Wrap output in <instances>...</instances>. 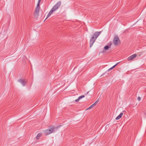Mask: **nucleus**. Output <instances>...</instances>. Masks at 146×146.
<instances>
[{"label":"nucleus","mask_w":146,"mask_h":146,"mask_svg":"<svg viewBox=\"0 0 146 146\" xmlns=\"http://www.w3.org/2000/svg\"><path fill=\"white\" fill-rule=\"evenodd\" d=\"M41 1V0H38V3L37 4V5H40V3Z\"/></svg>","instance_id":"obj_14"},{"label":"nucleus","mask_w":146,"mask_h":146,"mask_svg":"<svg viewBox=\"0 0 146 146\" xmlns=\"http://www.w3.org/2000/svg\"><path fill=\"white\" fill-rule=\"evenodd\" d=\"M111 44H112L111 43H110L108 45H106L104 47V49L105 50H107L109 48H110L111 47Z\"/></svg>","instance_id":"obj_8"},{"label":"nucleus","mask_w":146,"mask_h":146,"mask_svg":"<svg viewBox=\"0 0 146 146\" xmlns=\"http://www.w3.org/2000/svg\"><path fill=\"white\" fill-rule=\"evenodd\" d=\"M40 7L39 5H37L35 11V15L36 17L38 16V14L39 12V9Z\"/></svg>","instance_id":"obj_4"},{"label":"nucleus","mask_w":146,"mask_h":146,"mask_svg":"<svg viewBox=\"0 0 146 146\" xmlns=\"http://www.w3.org/2000/svg\"><path fill=\"white\" fill-rule=\"evenodd\" d=\"M137 100L139 101H140L141 100V98L139 97H138L137 98Z\"/></svg>","instance_id":"obj_18"},{"label":"nucleus","mask_w":146,"mask_h":146,"mask_svg":"<svg viewBox=\"0 0 146 146\" xmlns=\"http://www.w3.org/2000/svg\"><path fill=\"white\" fill-rule=\"evenodd\" d=\"M98 102V100H97L96 102L93 104H95L94 106H95L97 104Z\"/></svg>","instance_id":"obj_15"},{"label":"nucleus","mask_w":146,"mask_h":146,"mask_svg":"<svg viewBox=\"0 0 146 146\" xmlns=\"http://www.w3.org/2000/svg\"><path fill=\"white\" fill-rule=\"evenodd\" d=\"M101 32V31L96 32L92 35V36L90 40V48L92 46L93 44L98 36L100 35Z\"/></svg>","instance_id":"obj_2"},{"label":"nucleus","mask_w":146,"mask_h":146,"mask_svg":"<svg viewBox=\"0 0 146 146\" xmlns=\"http://www.w3.org/2000/svg\"><path fill=\"white\" fill-rule=\"evenodd\" d=\"M94 105H95V104H93L90 106L89 108H88L87 110L91 109L93 107L95 106Z\"/></svg>","instance_id":"obj_12"},{"label":"nucleus","mask_w":146,"mask_h":146,"mask_svg":"<svg viewBox=\"0 0 146 146\" xmlns=\"http://www.w3.org/2000/svg\"><path fill=\"white\" fill-rule=\"evenodd\" d=\"M50 129H48V130L50 132V133L51 134L54 132V130L55 128V127L54 126H52L51 127H50Z\"/></svg>","instance_id":"obj_7"},{"label":"nucleus","mask_w":146,"mask_h":146,"mask_svg":"<svg viewBox=\"0 0 146 146\" xmlns=\"http://www.w3.org/2000/svg\"><path fill=\"white\" fill-rule=\"evenodd\" d=\"M61 2L60 1H59L52 7L48 14L46 19L48 18L53 12H55L58 9L61 5Z\"/></svg>","instance_id":"obj_1"},{"label":"nucleus","mask_w":146,"mask_h":146,"mask_svg":"<svg viewBox=\"0 0 146 146\" xmlns=\"http://www.w3.org/2000/svg\"><path fill=\"white\" fill-rule=\"evenodd\" d=\"M18 81L23 86H24L27 83L26 80L23 79H20L18 80Z\"/></svg>","instance_id":"obj_5"},{"label":"nucleus","mask_w":146,"mask_h":146,"mask_svg":"<svg viewBox=\"0 0 146 146\" xmlns=\"http://www.w3.org/2000/svg\"><path fill=\"white\" fill-rule=\"evenodd\" d=\"M118 63H119L118 62L117 63V64H115L114 66H113L114 68L115 66H116L118 64Z\"/></svg>","instance_id":"obj_19"},{"label":"nucleus","mask_w":146,"mask_h":146,"mask_svg":"<svg viewBox=\"0 0 146 146\" xmlns=\"http://www.w3.org/2000/svg\"><path fill=\"white\" fill-rule=\"evenodd\" d=\"M44 133L45 135H47L50 134V133L48 129L45 130L44 131Z\"/></svg>","instance_id":"obj_10"},{"label":"nucleus","mask_w":146,"mask_h":146,"mask_svg":"<svg viewBox=\"0 0 146 146\" xmlns=\"http://www.w3.org/2000/svg\"><path fill=\"white\" fill-rule=\"evenodd\" d=\"M123 115V113H121L115 119L116 120L119 119L122 117Z\"/></svg>","instance_id":"obj_9"},{"label":"nucleus","mask_w":146,"mask_h":146,"mask_svg":"<svg viewBox=\"0 0 146 146\" xmlns=\"http://www.w3.org/2000/svg\"><path fill=\"white\" fill-rule=\"evenodd\" d=\"M137 56V55L136 54H134L132 55L128 58L127 60L129 61L132 60L136 58Z\"/></svg>","instance_id":"obj_6"},{"label":"nucleus","mask_w":146,"mask_h":146,"mask_svg":"<svg viewBox=\"0 0 146 146\" xmlns=\"http://www.w3.org/2000/svg\"><path fill=\"white\" fill-rule=\"evenodd\" d=\"M113 68H114L113 67V66H112V67H111V68H110L108 70V71H110V70H111V69H113Z\"/></svg>","instance_id":"obj_16"},{"label":"nucleus","mask_w":146,"mask_h":146,"mask_svg":"<svg viewBox=\"0 0 146 146\" xmlns=\"http://www.w3.org/2000/svg\"><path fill=\"white\" fill-rule=\"evenodd\" d=\"M85 97V96L84 95H82L80 96H79L78 98H79L80 99L82 98H83L84 97Z\"/></svg>","instance_id":"obj_13"},{"label":"nucleus","mask_w":146,"mask_h":146,"mask_svg":"<svg viewBox=\"0 0 146 146\" xmlns=\"http://www.w3.org/2000/svg\"><path fill=\"white\" fill-rule=\"evenodd\" d=\"M42 133H38L36 136V139L37 140L38 139H39L40 137L42 136Z\"/></svg>","instance_id":"obj_11"},{"label":"nucleus","mask_w":146,"mask_h":146,"mask_svg":"<svg viewBox=\"0 0 146 146\" xmlns=\"http://www.w3.org/2000/svg\"><path fill=\"white\" fill-rule=\"evenodd\" d=\"M80 100V99L79 98H78V99H76V100H75V101L76 102H78V101H79V100Z\"/></svg>","instance_id":"obj_17"},{"label":"nucleus","mask_w":146,"mask_h":146,"mask_svg":"<svg viewBox=\"0 0 146 146\" xmlns=\"http://www.w3.org/2000/svg\"><path fill=\"white\" fill-rule=\"evenodd\" d=\"M113 41L114 44L115 45L118 44L119 42L120 41L119 38L117 36H115Z\"/></svg>","instance_id":"obj_3"},{"label":"nucleus","mask_w":146,"mask_h":146,"mask_svg":"<svg viewBox=\"0 0 146 146\" xmlns=\"http://www.w3.org/2000/svg\"><path fill=\"white\" fill-rule=\"evenodd\" d=\"M88 92H87V94H88Z\"/></svg>","instance_id":"obj_20"}]
</instances>
